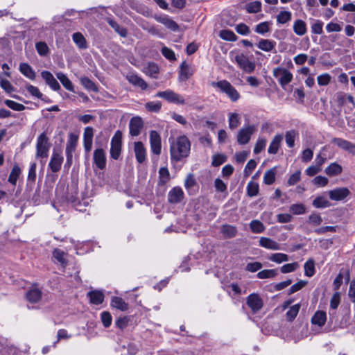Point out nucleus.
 Returning <instances> with one entry per match:
<instances>
[{
  "mask_svg": "<svg viewBox=\"0 0 355 355\" xmlns=\"http://www.w3.org/2000/svg\"><path fill=\"white\" fill-rule=\"evenodd\" d=\"M191 144L186 136H180L171 144V159L180 161L188 156L190 151Z\"/></svg>",
  "mask_w": 355,
  "mask_h": 355,
  "instance_id": "obj_1",
  "label": "nucleus"
},
{
  "mask_svg": "<svg viewBox=\"0 0 355 355\" xmlns=\"http://www.w3.org/2000/svg\"><path fill=\"white\" fill-rule=\"evenodd\" d=\"M211 85L218 88L220 92L225 93L233 102H236L240 98L238 91L226 80L212 82Z\"/></svg>",
  "mask_w": 355,
  "mask_h": 355,
  "instance_id": "obj_2",
  "label": "nucleus"
},
{
  "mask_svg": "<svg viewBox=\"0 0 355 355\" xmlns=\"http://www.w3.org/2000/svg\"><path fill=\"white\" fill-rule=\"evenodd\" d=\"M51 144L45 132L42 133L37 139L36 157L46 158Z\"/></svg>",
  "mask_w": 355,
  "mask_h": 355,
  "instance_id": "obj_3",
  "label": "nucleus"
},
{
  "mask_svg": "<svg viewBox=\"0 0 355 355\" xmlns=\"http://www.w3.org/2000/svg\"><path fill=\"white\" fill-rule=\"evenodd\" d=\"M155 96L164 99L170 103L176 105H184L185 103V100L182 95L175 92L170 89H168L165 91L158 92L155 94Z\"/></svg>",
  "mask_w": 355,
  "mask_h": 355,
  "instance_id": "obj_4",
  "label": "nucleus"
},
{
  "mask_svg": "<svg viewBox=\"0 0 355 355\" xmlns=\"http://www.w3.org/2000/svg\"><path fill=\"white\" fill-rule=\"evenodd\" d=\"M273 76L277 78L282 88H284L293 80V74L286 69L276 67L272 71Z\"/></svg>",
  "mask_w": 355,
  "mask_h": 355,
  "instance_id": "obj_5",
  "label": "nucleus"
},
{
  "mask_svg": "<svg viewBox=\"0 0 355 355\" xmlns=\"http://www.w3.org/2000/svg\"><path fill=\"white\" fill-rule=\"evenodd\" d=\"M121 132L116 131L111 141L110 155L114 159H118L121 151Z\"/></svg>",
  "mask_w": 355,
  "mask_h": 355,
  "instance_id": "obj_6",
  "label": "nucleus"
},
{
  "mask_svg": "<svg viewBox=\"0 0 355 355\" xmlns=\"http://www.w3.org/2000/svg\"><path fill=\"white\" fill-rule=\"evenodd\" d=\"M234 62L247 73H252L254 71L255 64L250 61L248 58L243 53L237 54L234 57Z\"/></svg>",
  "mask_w": 355,
  "mask_h": 355,
  "instance_id": "obj_7",
  "label": "nucleus"
},
{
  "mask_svg": "<svg viewBox=\"0 0 355 355\" xmlns=\"http://www.w3.org/2000/svg\"><path fill=\"white\" fill-rule=\"evenodd\" d=\"M149 140L152 153L159 155L162 152V141L159 134L155 130L150 131Z\"/></svg>",
  "mask_w": 355,
  "mask_h": 355,
  "instance_id": "obj_8",
  "label": "nucleus"
},
{
  "mask_svg": "<svg viewBox=\"0 0 355 355\" xmlns=\"http://www.w3.org/2000/svg\"><path fill=\"white\" fill-rule=\"evenodd\" d=\"M246 304L253 313L258 312L263 306L262 298L259 294L254 293L247 297Z\"/></svg>",
  "mask_w": 355,
  "mask_h": 355,
  "instance_id": "obj_9",
  "label": "nucleus"
},
{
  "mask_svg": "<svg viewBox=\"0 0 355 355\" xmlns=\"http://www.w3.org/2000/svg\"><path fill=\"white\" fill-rule=\"evenodd\" d=\"M256 131L255 126L252 125L241 128L237 135V142L241 145H245L250 140L251 135Z\"/></svg>",
  "mask_w": 355,
  "mask_h": 355,
  "instance_id": "obj_10",
  "label": "nucleus"
},
{
  "mask_svg": "<svg viewBox=\"0 0 355 355\" xmlns=\"http://www.w3.org/2000/svg\"><path fill=\"white\" fill-rule=\"evenodd\" d=\"M63 156L60 150H53L52 156L49 164V166L53 173L60 171L63 162Z\"/></svg>",
  "mask_w": 355,
  "mask_h": 355,
  "instance_id": "obj_11",
  "label": "nucleus"
},
{
  "mask_svg": "<svg viewBox=\"0 0 355 355\" xmlns=\"http://www.w3.org/2000/svg\"><path fill=\"white\" fill-rule=\"evenodd\" d=\"M331 143L340 148L355 155V144L342 138H334Z\"/></svg>",
  "mask_w": 355,
  "mask_h": 355,
  "instance_id": "obj_12",
  "label": "nucleus"
},
{
  "mask_svg": "<svg viewBox=\"0 0 355 355\" xmlns=\"http://www.w3.org/2000/svg\"><path fill=\"white\" fill-rule=\"evenodd\" d=\"M349 194L350 191L346 187L337 188L329 191V198L335 201L343 200Z\"/></svg>",
  "mask_w": 355,
  "mask_h": 355,
  "instance_id": "obj_13",
  "label": "nucleus"
},
{
  "mask_svg": "<svg viewBox=\"0 0 355 355\" xmlns=\"http://www.w3.org/2000/svg\"><path fill=\"white\" fill-rule=\"evenodd\" d=\"M134 152L138 163L142 164L146 159V149L141 141L134 143Z\"/></svg>",
  "mask_w": 355,
  "mask_h": 355,
  "instance_id": "obj_14",
  "label": "nucleus"
},
{
  "mask_svg": "<svg viewBox=\"0 0 355 355\" xmlns=\"http://www.w3.org/2000/svg\"><path fill=\"white\" fill-rule=\"evenodd\" d=\"M143 125L144 123L141 117H132L129 124L130 134L132 136H138L141 132Z\"/></svg>",
  "mask_w": 355,
  "mask_h": 355,
  "instance_id": "obj_15",
  "label": "nucleus"
},
{
  "mask_svg": "<svg viewBox=\"0 0 355 355\" xmlns=\"http://www.w3.org/2000/svg\"><path fill=\"white\" fill-rule=\"evenodd\" d=\"M184 198V192L180 187H173L168 193V201L171 204H178Z\"/></svg>",
  "mask_w": 355,
  "mask_h": 355,
  "instance_id": "obj_16",
  "label": "nucleus"
},
{
  "mask_svg": "<svg viewBox=\"0 0 355 355\" xmlns=\"http://www.w3.org/2000/svg\"><path fill=\"white\" fill-rule=\"evenodd\" d=\"M94 162L99 169H104L106 166L105 153L102 148L94 151Z\"/></svg>",
  "mask_w": 355,
  "mask_h": 355,
  "instance_id": "obj_17",
  "label": "nucleus"
},
{
  "mask_svg": "<svg viewBox=\"0 0 355 355\" xmlns=\"http://www.w3.org/2000/svg\"><path fill=\"white\" fill-rule=\"evenodd\" d=\"M41 76L46 83L54 91H58L60 89V84L51 72L43 71L41 72Z\"/></svg>",
  "mask_w": 355,
  "mask_h": 355,
  "instance_id": "obj_18",
  "label": "nucleus"
},
{
  "mask_svg": "<svg viewBox=\"0 0 355 355\" xmlns=\"http://www.w3.org/2000/svg\"><path fill=\"white\" fill-rule=\"evenodd\" d=\"M259 244L261 247L271 250H281V245L277 241L268 237H261L259 241Z\"/></svg>",
  "mask_w": 355,
  "mask_h": 355,
  "instance_id": "obj_19",
  "label": "nucleus"
},
{
  "mask_svg": "<svg viewBox=\"0 0 355 355\" xmlns=\"http://www.w3.org/2000/svg\"><path fill=\"white\" fill-rule=\"evenodd\" d=\"M155 19L173 31H177L179 29L178 24L166 15L155 16Z\"/></svg>",
  "mask_w": 355,
  "mask_h": 355,
  "instance_id": "obj_20",
  "label": "nucleus"
},
{
  "mask_svg": "<svg viewBox=\"0 0 355 355\" xmlns=\"http://www.w3.org/2000/svg\"><path fill=\"white\" fill-rule=\"evenodd\" d=\"M193 73V70L186 62H183L180 65L179 80L180 81H185L189 79Z\"/></svg>",
  "mask_w": 355,
  "mask_h": 355,
  "instance_id": "obj_21",
  "label": "nucleus"
},
{
  "mask_svg": "<svg viewBox=\"0 0 355 355\" xmlns=\"http://www.w3.org/2000/svg\"><path fill=\"white\" fill-rule=\"evenodd\" d=\"M126 78L130 83L135 86L140 87L143 90L147 88V83L137 74L129 73L126 76Z\"/></svg>",
  "mask_w": 355,
  "mask_h": 355,
  "instance_id": "obj_22",
  "label": "nucleus"
},
{
  "mask_svg": "<svg viewBox=\"0 0 355 355\" xmlns=\"http://www.w3.org/2000/svg\"><path fill=\"white\" fill-rule=\"evenodd\" d=\"M283 139L282 135H276L272 140L271 141L269 147L268 148V153L269 154L275 155L277 154L279 148L280 144Z\"/></svg>",
  "mask_w": 355,
  "mask_h": 355,
  "instance_id": "obj_23",
  "label": "nucleus"
},
{
  "mask_svg": "<svg viewBox=\"0 0 355 355\" xmlns=\"http://www.w3.org/2000/svg\"><path fill=\"white\" fill-rule=\"evenodd\" d=\"M19 71L28 79L33 80L35 79L36 73L34 69L27 63H21L19 64Z\"/></svg>",
  "mask_w": 355,
  "mask_h": 355,
  "instance_id": "obj_24",
  "label": "nucleus"
},
{
  "mask_svg": "<svg viewBox=\"0 0 355 355\" xmlns=\"http://www.w3.org/2000/svg\"><path fill=\"white\" fill-rule=\"evenodd\" d=\"M220 232L223 234L224 238L231 239L236 236L238 231L235 226L225 224L221 226Z\"/></svg>",
  "mask_w": 355,
  "mask_h": 355,
  "instance_id": "obj_25",
  "label": "nucleus"
},
{
  "mask_svg": "<svg viewBox=\"0 0 355 355\" xmlns=\"http://www.w3.org/2000/svg\"><path fill=\"white\" fill-rule=\"evenodd\" d=\"M275 42L267 39H261L257 44L259 49L266 52H270L272 51L275 49Z\"/></svg>",
  "mask_w": 355,
  "mask_h": 355,
  "instance_id": "obj_26",
  "label": "nucleus"
},
{
  "mask_svg": "<svg viewBox=\"0 0 355 355\" xmlns=\"http://www.w3.org/2000/svg\"><path fill=\"white\" fill-rule=\"evenodd\" d=\"M42 297V291L37 288H32L26 293V299L31 303H36Z\"/></svg>",
  "mask_w": 355,
  "mask_h": 355,
  "instance_id": "obj_27",
  "label": "nucleus"
},
{
  "mask_svg": "<svg viewBox=\"0 0 355 355\" xmlns=\"http://www.w3.org/2000/svg\"><path fill=\"white\" fill-rule=\"evenodd\" d=\"M327 320L326 313L322 311H318L315 313L311 318V322L313 324H317L322 327L324 324Z\"/></svg>",
  "mask_w": 355,
  "mask_h": 355,
  "instance_id": "obj_28",
  "label": "nucleus"
},
{
  "mask_svg": "<svg viewBox=\"0 0 355 355\" xmlns=\"http://www.w3.org/2000/svg\"><path fill=\"white\" fill-rule=\"evenodd\" d=\"M111 306L120 311H126L128 309V304L121 297H113L111 300Z\"/></svg>",
  "mask_w": 355,
  "mask_h": 355,
  "instance_id": "obj_29",
  "label": "nucleus"
},
{
  "mask_svg": "<svg viewBox=\"0 0 355 355\" xmlns=\"http://www.w3.org/2000/svg\"><path fill=\"white\" fill-rule=\"evenodd\" d=\"M229 128L231 130L237 128L241 124V116L236 112L228 114Z\"/></svg>",
  "mask_w": 355,
  "mask_h": 355,
  "instance_id": "obj_30",
  "label": "nucleus"
},
{
  "mask_svg": "<svg viewBox=\"0 0 355 355\" xmlns=\"http://www.w3.org/2000/svg\"><path fill=\"white\" fill-rule=\"evenodd\" d=\"M342 166L336 162L331 163L325 168V173L329 176L338 175L342 173Z\"/></svg>",
  "mask_w": 355,
  "mask_h": 355,
  "instance_id": "obj_31",
  "label": "nucleus"
},
{
  "mask_svg": "<svg viewBox=\"0 0 355 355\" xmlns=\"http://www.w3.org/2000/svg\"><path fill=\"white\" fill-rule=\"evenodd\" d=\"M56 76L65 89L70 92H73V85L65 74L62 72H58L56 73Z\"/></svg>",
  "mask_w": 355,
  "mask_h": 355,
  "instance_id": "obj_32",
  "label": "nucleus"
},
{
  "mask_svg": "<svg viewBox=\"0 0 355 355\" xmlns=\"http://www.w3.org/2000/svg\"><path fill=\"white\" fill-rule=\"evenodd\" d=\"M293 31L297 35H304L306 33L305 22L301 19L296 20L293 24Z\"/></svg>",
  "mask_w": 355,
  "mask_h": 355,
  "instance_id": "obj_33",
  "label": "nucleus"
},
{
  "mask_svg": "<svg viewBox=\"0 0 355 355\" xmlns=\"http://www.w3.org/2000/svg\"><path fill=\"white\" fill-rule=\"evenodd\" d=\"M304 275L306 277H311L314 275L315 269V261L312 259H309L306 261L304 266Z\"/></svg>",
  "mask_w": 355,
  "mask_h": 355,
  "instance_id": "obj_34",
  "label": "nucleus"
},
{
  "mask_svg": "<svg viewBox=\"0 0 355 355\" xmlns=\"http://www.w3.org/2000/svg\"><path fill=\"white\" fill-rule=\"evenodd\" d=\"M89 296L90 298V302L94 304H100L103 302L104 295L103 294L97 291H91L89 293Z\"/></svg>",
  "mask_w": 355,
  "mask_h": 355,
  "instance_id": "obj_35",
  "label": "nucleus"
},
{
  "mask_svg": "<svg viewBox=\"0 0 355 355\" xmlns=\"http://www.w3.org/2000/svg\"><path fill=\"white\" fill-rule=\"evenodd\" d=\"M247 194L250 197L257 196L259 193V186L257 182L250 181L247 185Z\"/></svg>",
  "mask_w": 355,
  "mask_h": 355,
  "instance_id": "obj_36",
  "label": "nucleus"
},
{
  "mask_svg": "<svg viewBox=\"0 0 355 355\" xmlns=\"http://www.w3.org/2000/svg\"><path fill=\"white\" fill-rule=\"evenodd\" d=\"M276 168H272L266 171L263 175V182L266 184L270 185L275 180Z\"/></svg>",
  "mask_w": 355,
  "mask_h": 355,
  "instance_id": "obj_37",
  "label": "nucleus"
},
{
  "mask_svg": "<svg viewBox=\"0 0 355 355\" xmlns=\"http://www.w3.org/2000/svg\"><path fill=\"white\" fill-rule=\"evenodd\" d=\"M21 169L18 165H15L9 175L8 182L12 185H15L19 176L21 174Z\"/></svg>",
  "mask_w": 355,
  "mask_h": 355,
  "instance_id": "obj_38",
  "label": "nucleus"
},
{
  "mask_svg": "<svg viewBox=\"0 0 355 355\" xmlns=\"http://www.w3.org/2000/svg\"><path fill=\"white\" fill-rule=\"evenodd\" d=\"M73 40L75 44L82 49L87 48L86 40L84 36L80 33H75L72 36Z\"/></svg>",
  "mask_w": 355,
  "mask_h": 355,
  "instance_id": "obj_39",
  "label": "nucleus"
},
{
  "mask_svg": "<svg viewBox=\"0 0 355 355\" xmlns=\"http://www.w3.org/2000/svg\"><path fill=\"white\" fill-rule=\"evenodd\" d=\"M53 256L62 266L67 265V254L64 251L60 249H55L53 252Z\"/></svg>",
  "mask_w": 355,
  "mask_h": 355,
  "instance_id": "obj_40",
  "label": "nucleus"
},
{
  "mask_svg": "<svg viewBox=\"0 0 355 355\" xmlns=\"http://www.w3.org/2000/svg\"><path fill=\"white\" fill-rule=\"evenodd\" d=\"M250 227L251 231L255 234L261 233L265 230V226L258 220H252L250 223Z\"/></svg>",
  "mask_w": 355,
  "mask_h": 355,
  "instance_id": "obj_41",
  "label": "nucleus"
},
{
  "mask_svg": "<svg viewBox=\"0 0 355 355\" xmlns=\"http://www.w3.org/2000/svg\"><path fill=\"white\" fill-rule=\"evenodd\" d=\"M109 25L114 29V31L121 37H126L128 32L125 28L121 26L116 21L110 19L108 20Z\"/></svg>",
  "mask_w": 355,
  "mask_h": 355,
  "instance_id": "obj_42",
  "label": "nucleus"
},
{
  "mask_svg": "<svg viewBox=\"0 0 355 355\" xmlns=\"http://www.w3.org/2000/svg\"><path fill=\"white\" fill-rule=\"evenodd\" d=\"M245 9L248 13H257L261 10V3L259 1L250 2L245 6Z\"/></svg>",
  "mask_w": 355,
  "mask_h": 355,
  "instance_id": "obj_43",
  "label": "nucleus"
},
{
  "mask_svg": "<svg viewBox=\"0 0 355 355\" xmlns=\"http://www.w3.org/2000/svg\"><path fill=\"white\" fill-rule=\"evenodd\" d=\"M219 36L224 40L234 42L237 40V36L230 30H222L220 31Z\"/></svg>",
  "mask_w": 355,
  "mask_h": 355,
  "instance_id": "obj_44",
  "label": "nucleus"
},
{
  "mask_svg": "<svg viewBox=\"0 0 355 355\" xmlns=\"http://www.w3.org/2000/svg\"><path fill=\"white\" fill-rule=\"evenodd\" d=\"M313 205L316 208H325L329 207L330 203L325 197L318 196L313 200Z\"/></svg>",
  "mask_w": 355,
  "mask_h": 355,
  "instance_id": "obj_45",
  "label": "nucleus"
},
{
  "mask_svg": "<svg viewBox=\"0 0 355 355\" xmlns=\"http://www.w3.org/2000/svg\"><path fill=\"white\" fill-rule=\"evenodd\" d=\"M289 210L295 215H302L306 213V207L302 203L291 205L289 207Z\"/></svg>",
  "mask_w": 355,
  "mask_h": 355,
  "instance_id": "obj_46",
  "label": "nucleus"
},
{
  "mask_svg": "<svg viewBox=\"0 0 355 355\" xmlns=\"http://www.w3.org/2000/svg\"><path fill=\"white\" fill-rule=\"evenodd\" d=\"M272 25L270 21H264L257 24L255 27V31L261 35H264L270 31V27Z\"/></svg>",
  "mask_w": 355,
  "mask_h": 355,
  "instance_id": "obj_47",
  "label": "nucleus"
},
{
  "mask_svg": "<svg viewBox=\"0 0 355 355\" xmlns=\"http://www.w3.org/2000/svg\"><path fill=\"white\" fill-rule=\"evenodd\" d=\"M300 309V304H296L292 306L286 312V319L288 321H293L299 313Z\"/></svg>",
  "mask_w": 355,
  "mask_h": 355,
  "instance_id": "obj_48",
  "label": "nucleus"
},
{
  "mask_svg": "<svg viewBox=\"0 0 355 355\" xmlns=\"http://www.w3.org/2000/svg\"><path fill=\"white\" fill-rule=\"evenodd\" d=\"M277 275V271L274 269H266L259 272L257 275L259 279L273 278Z\"/></svg>",
  "mask_w": 355,
  "mask_h": 355,
  "instance_id": "obj_49",
  "label": "nucleus"
},
{
  "mask_svg": "<svg viewBox=\"0 0 355 355\" xmlns=\"http://www.w3.org/2000/svg\"><path fill=\"white\" fill-rule=\"evenodd\" d=\"M80 83L87 89L92 91V92H98L97 86L89 78H87V77L81 78Z\"/></svg>",
  "mask_w": 355,
  "mask_h": 355,
  "instance_id": "obj_50",
  "label": "nucleus"
},
{
  "mask_svg": "<svg viewBox=\"0 0 355 355\" xmlns=\"http://www.w3.org/2000/svg\"><path fill=\"white\" fill-rule=\"evenodd\" d=\"M269 259L271 261H273V262H275L277 263H281L282 262L288 261V256L286 254H284V253H275V254H272L270 257Z\"/></svg>",
  "mask_w": 355,
  "mask_h": 355,
  "instance_id": "obj_51",
  "label": "nucleus"
},
{
  "mask_svg": "<svg viewBox=\"0 0 355 355\" xmlns=\"http://www.w3.org/2000/svg\"><path fill=\"white\" fill-rule=\"evenodd\" d=\"M291 16L289 11H281L277 16V21L279 24H286L291 19Z\"/></svg>",
  "mask_w": 355,
  "mask_h": 355,
  "instance_id": "obj_52",
  "label": "nucleus"
},
{
  "mask_svg": "<svg viewBox=\"0 0 355 355\" xmlns=\"http://www.w3.org/2000/svg\"><path fill=\"white\" fill-rule=\"evenodd\" d=\"M297 132L295 130H290L286 132L285 139L289 148H293L295 145V139L297 136Z\"/></svg>",
  "mask_w": 355,
  "mask_h": 355,
  "instance_id": "obj_53",
  "label": "nucleus"
},
{
  "mask_svg": "<svg viewBox=\"0 0 355 355\" xmlns=\"http://www.w3.org/2000/svg\"><path fill=\"white\" fill-rule=\"evenodd\" d=\"M4 103L10 109L16 111H22L25 109V106L21 103H17L12 100H6Z\"/></svg>",
  "mask_w": 355,
  "mask_h": 355,
  "instance_id": "obj_54",
  "label": "nucleus"
},
{
  "mask_svg": "<svg viewBox=\"0 0 355 355\" xmlns=\"http://www.w3.org/2000/svg\"><path fill=\"white\" fill-rule=\"evenodd\" d=\"M266 142H267L266 139L259 138L257 139L255 146L254 148V153H255V154L260 153L265 148Z\"/></svg>",
  "mask_w": 355,
  "mask_h": 355,
  "instance_id": "obj_55",
  "label": "nucleus"
},
{
  "mask_svg": "<svg viewBox=\"0 0 355 355\" xmlns=\"http://www.w3.org/2000/svg\"><path fill=\"white\" fill-rule=\"evenodd\" d=\"M298 267L299 264L297 262L287 263L281 267L280 271L282 273H288L295 271Z\"/></svg>",
  "mask_w": 355,
  "mask_h": 355,
  "instance_id": "obj_56",
  "label": "nucleus"
},
{
  "mask_svg": "<svg viewBox=\"0 0 355 355\" xmlns=\"http://www.w3.org/2000/svg\"><path fill=\"white\" fill-rule=\"evenodd\" d=\"M323 22L320 20H315L311 24V32L314 34L320 35L322 33Z\"/></svg>",
  "mask_w": 355,
  "mask_h": 355,
  "instance_id": "obj_57",
  "label": "nucleus"
},
{
  "mask_svg": "<svg viewBox=\"0 0 355 355\" xmlns=\"http://www.w3.org/2000/svg\"><path fill=\"white\" fill-rule=\"evenodd\" d=\"M226 156L222 154L214 155L212 158L211 164L214 166H218L226 162Z\"/></svg>",
  "mask_w": 355,
  "mask_h": 355,
  "instance_id": "obj_58",
  "label": "nucleus"
},
{
  "mask_svg": "<svg viewBox=\"0 0 355 355\" xmlns=\"http://www.w3.org/2000/svg\"><path fill=\"white\" fill-rule=\"evenodd\" d=\"M317 80L319 85H327L331 81V76L327 73H322L318 76Z\"/></svg>",
  "mask_w": 355,
  "mask_h": 355,
  "instance_id": "obj_59",
  "label": "nucleus"
},
{
  "mask_svg": "<svg viewBox=\"0 0 355 355\" xmlns=\"http://www.w3.org/2000/svg\"><path fill=\"white\" fill-rule=\"evenodd\" d=\"M301 179V171H297L293 173L288 178L287 184L288 186H293L297 184Z\"/></svg>",
  "mask_w": 355,
  "mask_h": 355,
  "instance_id": "obj_60",
  "label": "nucleus"
},
{
  "mask_svg": "<svg viewBox=\"0 0 355 355\" xmlns=\"http://www.w3.org/2000/svg\"><path fill=\"white\" fill-rule=\"evenodd\" d=\"M102 323L105 327H109L112 323V316L107 311H103L101 314Z\"/></svg>",
  "mask_w": 355,
  "mask_h": 355,
  "instance_id": "obj_61",
  "label": "nucleus"
},
{
  "mask_svg": "<svg viewBox=\"0 0 355 355\" xmlns=\"http://www.w3.org/2000/svg\"><path fill=\"white\" fill-rule=\"evenodd\" d=\"M35 47L37 53L42 56L46 55L49 51L48 46L45 42H37L35 45Z\"/></svg>",
  "mask_w": 355,
  "mask_h": 355,
  "instance_id": "obj_62",
  "label": "nucleus"
},
{
  "mask_svg": "<svg viewBox=\"0 0 355 355\" xmlns=\"http://www.w3.org/2000/svg\"><path fill=\"white\" fill-rule=\"evenodd\" d=\"M162 107V103L159 101L148 102L146 104V107L150 112H158Z\"/></svg>",
  "mask_w": 355,
  "mask_h": 355,
  "instance_id": "obj_63",
  "label": "nucleus"
},
{
  "mask_svg": "<svg viewBox=\"0 0 355 355\" xmlns=\"http://www.w3.org/2000/svg\"><path fill=\"white\" fill-rule=\"evenodd\" d=\"M196 184V180L193 174L189 173L184 181V187L187 190L191 189Z\"/></svg>",
  "mask_w": 355,
  "mask_h": 355,
  "instance_id": "obj_64",
  "label": "nucleus"
}]
</instances>
